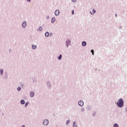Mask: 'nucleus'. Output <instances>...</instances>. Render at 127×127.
<instances>
[{"mask_svg": "<svg viewBox=\"0 0 127 127\" xmlns=\"http://www.w3.org/2000/svg\"><path fill=\"white\" fill-rule=\"evenodd\" d=\"M117 106L119 108H122L124 106V100L120 98L118 101H117Z\"/></svg>", "mask_w": 127, "mask_h": 127, "instance_id": "1", "label": "nucleus"}, {"mask_svg": "<svg viewBox=\"0 0 127 127\" xmlns=\"http://www.w3.org/2000/svg\"><path fill=\"white\" fill-rule=\"evenodd\" d=\"M49 124V121L47 120H43V125L47 126Z\"/></svg>", "mask_w": 127, "mask_h": 127, "instance_id": "2", "label": "nucleus"}, {"mask_svg": "<svg viewBox=\"0 0 127 127\" xmlns=\"http://www.w3.org/2000/svg\"><path fill=\"white\" fill-rule=\"evenodd\" d=\"M84 105V103L82 102V101H78V106H80V107H82V106Z\"/></svg>", "mask_w": 127, "mask_h": 127, "instance_id": "3", "label": "nucleus"}, {"mask_svg": "<svg viewBox=\"0 0 127 127\" xmlns=\"http://www.w3.org/2000/svg\"><path fill=\"white\" fill-rule=\"evenodd\" d=\"M59 10H56V11H55V15L56 16H59Z\"/></svg>", "mask_w": 127, "mask_h": 127, "instance_id": "4", "label": "nucleus"}, {"mask_svg": "<svg viewBox=\"0 0 127 127\" xmlns=\"http://www.w3.org/2000/svg\"><path fill=\"white\" fill-rule=\"evenodd\" d=\"M22 27L23 28L26 27V22H23V23H22Z\"/></svg>", "mask_w": 127, "mask_h": 127, "instance_id": "5", "label": "nucleus"}, {"mask_svg": "<svg viewBox=\"0 0 127 127\" xmlns=\"http://www.w3.org/2000/svg\"><path fill=\"white\" fill-rule=\"evenodd\" d=\"M29 95H30V97H33V96L34 95V93L30 92V94H29Z\"/></svg>", "mask_w": 127, "mask_h": 127, "instance_id": "6", "label": "nucleus"}, {"mask_svg": "<svg viewBox=\"0 0 127 127\" xmlns=\"http://www.w3.org/2000/svg\"><path fill=\"white\" fill-rule=\"evenodd\" d=\"M81 45L83 46H85V45H87V43H86L85 42H83L81 43Z\"/></svg>", "mask_w": 127, "mask_h": 127, "instance_id": "7", "label": "nucleus"}, {"mask_svg": "<svg viewBox=\"0 0 127 127\" xmlns=\"http://www.w3.org/2000/svg\"><path fill=\"white\" fill-rule=\"evenodd\" d=\"M54 21H56V18L54 17L52 18V23H54Z\"/></svg>", "mask_w": 127, "mask_h": 127, "instance_id": "8", "label": "nucleus"}, {"mask_svg": "<svg viewBox=\"0 0 127 127\" xmlns=\"http://www.w3.org/2000/svg\"><path fill=\"white\" fill-rule=\"evenodd\" d=\"M24 104H26V103H24V100H20V104L23 105Z\"/></svg>", "mask_w": 127, "mask_h": 127, "instance_id": "9", "label": "nucleus"}, {"mask_svg": "<svg viewBox=\"0 0 127 127\" xmlns=\"http://www.w3.org/2000/svg\"><path fill=\"white\" fill-rule=\"evenodd\" d=\"M45 36L49 37V32H46L45 33Z\"/></svg>", "mask_w": 127, "mask_h": 127, "instance_id": "10", "label": "nucleus"}, {"mask_svg": "<svg viewBox=\"0 0 127 127\" xmlns=\"http://www.w3.org/2000/svg\"><path fill=\"white\" fill-rule=\"evenodd\" d=\"M32 49H33V50L36 49V46L34 45H32Z\"/></svg>", "mask_w": 127, "mask_h": 127, "instance_id": "11", "label": "nucleus"}, {"mask_svg": "<svg viewBox=\"0 0 127 127\" xmlns=\"http://www.w3.org/2000/svg\"><path fill=\"white\" fill-rule=\"evenodd\" d=\"M66 45H68L69 44H70V41H66Z\"/></svg>", "mask_w": 127, "mask_h": 127, "instance_id": "12", "label": "nucleus"}, {"mask_svg": "<svg viewBox=\"0 0 127 127\" xmlns=\"http://www.w3.org/2000/svg\"><path fill=\"white\" fill-rule=\"evenodd\" d=\"M91 12H93L92 13H91V14H92L93 13H95V10H94V9H93V10H91Z\"/></svg>", "mask_w": 127, "mask_h": 127, "instance_id": "13", "label": "nucleus"}, {"mask_svg": "<svg viewBox=\"0 0 127 127\" xmlns=\"http://www.w3.org/2000/svg\"><path fill=\"white\" fill-rule=\"evenodd\" d=\"M42 27H39V31H42Z\"/></svg>", "mask_w": 127, "mask_h": 127, "instance_id": "14", "label": "nucleus"}, {"mask_svg": "<svg viewBox=\"0 0 127 127\" xmlns=\"http://www.w3.org/2000/svg\"><path fill=\"white\" fill-rule=\"evenodd\" d=\"M58 59H59V60H60L61 59H62V55H60V56H59V58Z\"/></svg>", "mask_w": 127, "mask_h": 127, "instance_id": "15", "label": "nucleus"}, {"mask_svg": "<svg viewBox=\"0 0 127 127\" xmlns=\"http://www.w3.org/2000/svg\"><path fill=\"white\" fill-rule=\"evenodd\" d=\"M73 127H75V122H73Z\"/></svg>", "mask_w": 127, "mask_h": 127, "instance_id": "16", "label": "nucleus"}, {"mask_svg": "<svg viewBox=\"0 0 127 127\" xmlns=\"http://www.w3.org/2000/svg\"><path fill=\"white\" fill-rule=\"evenodd\" d=\"M114 127H118V125L114 124Z\"/></svg>", "mask_w": 127, "mask_h": 127, "instance_id": "17", "label": "nucleus"}, {"mask_svg": "<svg viewBox=\"0 0 127 127\" xmlns=\"http://www.w3.org/2000/svg\"><path fill=\"white\" fill-rule=\"evenodd\" d=\"M91 53L94 55V50H91Z\"/></svg>", "mask_w": 127, "mask_h": 127, "instance_id": "18", "label": "nucleus"}, {"mask_svg": "<svg viewBox=\"0 0 127 127\" xmlns=\"http://www.w3.org/2000/svg\"><path fill=\"white\" fill-rule=\"evenodd\" d=\"M3 72V69H1V75H2V73Z\"/></svg>", "mask_w": 127, "mask_h": 127, "instance_id": "19", "label": "nucleus"}, {"mask_svg": "<svg viewBox=\"0 0 127 127\" xmlns=\"http://www.w3.org/2000/svg\"><path fill=\"white\" fill-rule=\"evenodd\" d=\"M66 123L68 124V123H70V121H67L66 122Z\"/></svg>", "mask_w": 127, "mask_h": 127, "instance_id": "20", "label": "nucleus"}, {"mask_svg": "<svg viewBox=\"0 0 127 127\" xmlns=\"http://www.w3.org/2000/svg\"><path fill=\"white\" fill-rule=\"evenodd\" d=\"M23 104H25V107H26V106H27V102H26V103H25Z\"/></svg>", "mask_w": 127, "mask_h": 127, "instance_id": "21", "label": "nucleus"}, {"mask_svg": "<svg viewBox=\"0 0 127 127\" xmlns=\"http://www.w3.org/2000/svg\"><path fill=\"white\" fill-rule=\"evenodd\" d=\"M75 1H76V0H71V1L73 2H75Z\"/></svg>", "mask_w": 127, "mask_h": 127, "instance_id": "22", "label": "nucleus"}, {"mask_svg": "<svg viewBox=\"0 0 127 127\" xmlns=\"http://www.w3.org/2000/svg\"><path fill=\"white\" fill-rule=\"evenodd\" d=\"M71 14H74V10L71 11Z\"/></svg>", "mask_w": 127, "mask_h": 127, "instance_id": "23", "label": "nucleus"}, {"mask_svg": "<svg viewBox=\"0 0 127 127\" xmlns=\"http://www.w3.org/2000/svg\"><path fill=\"white\" fill-rule=\"evenodd\" d=\"M18 91H20V87H18Z\"/></svg>", "mask_w": 127, "mask_h": 127, "instance_id": "24", "label": "nucleus"}, {"mask_svg": "<svg viewBox=\"0 0 127 127\" xmlns=\"http://www.w3.org/2000/svg\"><path fill=\"white\" fill-rule=\"evenodd\" d=\"M27 1H28V2H30V0H27Z\"/></svg>", "mask_w": 127, "mask_h": 127, "instance_id": "25", "label": "nucleus"}, {"mask_svg": "<svg viewBox=\"0 0 127 127\" xmlns=\"http://www.w3.org/2000/svg\"><path fill=\"white\" fill-rule=\"evenodd\" d=\"M22 127H24V126H22Z\"/></svg>", "mask_w": 127, "mask_h": 127, "instance_id": "26", "label": "nucleus"}, {"mask_svg": "<svg viewBox=\"0 0 127 127\" xmlns=\"http://www.w3.org/2000/svg\"><path fill=\"white\" fill-rule=\"evenodd\" d=\"M115 16H117V15H115Z\"/></svg>", "mask_w": 127, "mask_h": 127, "instance_id": "27", "label": "nucleus"}]
</instances>
